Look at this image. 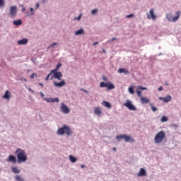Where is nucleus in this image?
Wrapping results in <instances>:
<instances>
[{"mask_svg": "<svg viewBox=\"0 0 181 181\" xmlns=\"http://www.w3.org/2000/svg\"><path fill=\"white\" fill-rule=\"evenodd\" d=\"M39 3H37V4H36V8L37 9V8H39Z\"/></svg>", "mask_w": 181, "mask_h": 181, "instance_id": "49530a36", "label": "nucleus"}, {"mask_svg": "<svg viewBox=\"0 0 181 181\" xmlns=\"http://www.w3.org/2000/svg\"><path fill=\"white\" fill-rule=\"evenodd\" d=\"M118 73H125V74H128L129 72L128 71V70H125V69L124 68H120L118 69Z\"/></svg>", "mask_w": 181, "mask_h": 181, "instance_id": "393cba45", "label": "nucleus"}, {"mask_svg": "<svg viewBox=\"0 0 181 181\" xmlns=\"http://www.w3.org/2000/svg\"><path fill=\"white\" fill-rule=\"evenodd\" d=\"M138 90H148V88L146 87H142V86H138Z\"/></svg>", "mask_w": 181, "mask_h": 181, "instance_id": "72a5a7b5", "label": "nucleus"}, {"mask_svg": "<svg viewBox=\"0 0 181 181\" xmlns=\"http://www.w3.org/2000/svg\"><path fill=\"white\" fill-rule=\"evenodd\" d=\"M147 18L148 19H152L153 21H155V19H156V15H155V11L153 8L150 9L149 13H147Z\"/></svg>", "mask_w": 181, "mask_h": 181, "instance_id": "9d476101", "label": "nucleus"}, {"mask_svg": "<svg viewBox=\"0 0 181 181\" xmlns=\"http://www.w3.org/2000/svg\"><path fill=\"white\" fill-rule=\"evenodd\" d=\"M78 21H80L81 19V16H78V17L76 18Z\"/></svg>", "mask_w": 181, "mask_h": 181, "instance_id": "c03bdc74", "label": "nucleus"}, {"mask_svg": "<svg viewBox=\"0 0 181 181\" xmlns=\"http://www.w3.org/2000/svg\"><path fill=\"white\" fill-rule=\"evenodd\" d=\"M28 42V39L23 38L22 40H18V45H27Z\"/></svg>", "mask_w": 181, "mask_h": 181, "instance_id": "aec40b11", "label": "nucleus"}, {"mask_svg": "<svg viewBox=\"0 0 181 181\" xmlns=\"http://www.w3.org/2000/svg\"><path fill=\"white\" fill-rule=\"evenodd\" d=\"M124 107H127L130 111H136V107L135 105H132V103H131V100H127L125 103L123 104Z\"/></svg>", "mask_w": 181, "mask_h": 181, "instance_id": "0eeeda50", "label": "nucleus"}, {"mask_svg": "<svg viewBox=\"0 0 181 181\" xmlns=\"http://www.w3.org/2000/svg\"><path fill=\"white\" fill-rule=\"evenodd\" d=\"M3 98L5 100H11V92L6 90L4 95H3Z\"/></svg>", "mask_w": 181, "mask_h": 181, "instance_id": "a211bd4d", "label": "nucleus"}, {"mask_svg": "<svg viewBox=\"0 0 181 181\" xmlns=\"http://www.w3.org/2000/svg\"><path fill=\"white\" fill-rule=\"evenodd\" d=\"M52 76L50 78V80H53L54 78H57V80H62V77H63V74L62 72L57 71H51Z\"/></svg>", "mask_w": 181, "mask_h": 181, "instance_id": "423d86ee", "label": "nucleus"}, {"mask_svg": "<svg viewBox=\"0 0 181 181\" xmlns=\"http://www.w3.org/2000/svg\"><path fill=\"white\" fill-rule=\"evenodd\" d=\"M128 91L130 94H134V86H130L128 89Z\"/></svg>", "mask_w": 181, "mask_h": 181, "instance_id": "c756f323", "label": "nucleus"}, {"mask_svg": "<svg viewBox=\"0 0 181 181\" xmlns=\"http://www.w3.org/2000/svg\"><path fill=\"white\" fill-rule=\"evenodd\" d=\"M126 18H134V14L127 15V16H126Z\"/></svg>", "mask_w": 181, "mask_h": 181, "instance_id": "58836bf2", "label": "nucleus"}, {"mask_svg": "<svg viewBox=\"0 0 181 181\" xmlns=\"http://www.w3.org/2000/svg\"><path fill=\"white\" fill-rule=\"evenodd\" d=\"M45 100L47 101V103H59V98H45Z\"/></svg>", "mask_w": 181, "mask_h": 181, "instance_id": "4468645a", "label": "nucleus"}, {"mask_svg": "<svg viewBox=\"0 0 181 181\" xmlns=\"http://www.w3.org/2000/svg\"><path fill=\"white\" fill-rule=\"evenodd\" d=\"M103 105L104 106V107H106V108H111V103H108V102H107V101H103Z\"/></svg>", "mask_w": 181, "mask_h": 181, "instance_id": "412c9836", "label": "nucleus"}, {"mask_svg": "<svg viewBox=\"0 0 181 181\" xmlns=\"http://www.w3.org/2000/svg\"><path fill=\"white\" fill-rule=\"evenodd\" d=\"M83 33H84V30H83V29H80V30L75 32L76 35H83Z\"/></svg>", "mask_w": 181, "mask_h": 181, "instance_id": "a878e982", "label": "nucleus"}, {"mask_svg": "<svg viewBox=\"0 0 181 181\" xmlns=\"http://www.w3.org/2000/svg\"><path fill=\"white\" fill-rule=\"evenodd\" d=\"M18 13V7L16 6H12L10 8V16L11 18H15Z\"/></svg>", "mask_w": 181, "mask_h": 181, "instance_id": "1a4fd4ad", "label": "nucleus"}, {"mask_svg": "<svg viewBox=\"0 0 181 181\" xmlns=\"http://www.w3.org/2000/svg\"><path fill=\"white\" fill-rule=\"evenodd\" d=\"M53 46H57V42L52 43L50 46L48 47V49H50V47H53Z\"/></svg>", "mask_w": 181, "mask_h": 181, "instance_id": "e433bc0d", "label": "nucleus"}, {"mask_svg": "<svg viewBox=\"0 0 181 181\" xmlns=\"http://www.w3.org/2000/svg\"><path fill=\"white\" fill-rule=\"evenodd\" d=\"M161 122H166L168 121V117L166 116H163L160 119Z\"/></svg>", "mask_w": 181, "mask_h": 181, "instance_id": "7c9ffc66", "label": "nucleus"}, {"mask_svg": "<svg viewBox=\"0 0 181 181\" xmlns=\"http://www.w3.org/2000/svg\"><path fill=\"white\" fill-rule=\"evenodd\" d=\"M116 138H117V139H118V141H119L121 139H124V141L126 142H134L135 141L134 140V139H132L131 137V136L126 135V134H121V135L117 136Z\"/></svg>", "mask_w": 181, "mask_h": 181, "instance_id": "39448f33", "label": "nucleus"}, {"mask_svg": "<svg viewBox=\"0 0 181 181\" xmlns=\"http://www.w3.org/2000/svg\"><path fill=\"white\" fill-rule=\"evenodd\" d=\"M113 151H114L115 152H116V151H117V148L114 147V148H113Z\"/></svg>", "mask_w": 181, "mask_h": 181, "instance_id": "de8ad7c7", "label": "nucleus"}, {"mask_svg": "<svg viewBox=\"0 0 181 181\" xmlns=\"http://www.w3.org/2000/svg\"><path fill=\"white\" fill-rule=\"evenodd\" d=\"M103 80H105V78H103Z\"/></svg>", "mask_w": 181, "mask_h": 181, "instance_id": "6e6d98bb", "label": "nucleus"}, {"mask_svg": "<svg viewBox=\"0 0 181 181\" xmlns=\"http://www.w3.org/2000/svg\"><path fill=\"white\" fill-rule=\"evenodd\" d=\"M30 10L31 11L30 15H33L34 14V13H33V8H30Z\"/></svg>", "mask_w": 181, "mask_h": 181, "instance_id": "79ce46f5", "label": "nucleus"}, {"mask_svg": "<svg viewBox=\"0 0 181 181\" xmlns=\"http://www.w3.org/2000/svg\"><path fill=\"white\" fill-rule=\"evenodd\" d=\"M98 12V9H93L91 11L92 15H95V13H97Z\"/></svg>", "mask_w": 181, "mask_h": 181, "instance_id": "f704fd0d", "label": "nucleus"}, {"mask_svg": "<svg viewBox=\"0 0 181 181\" xmlns=\"http://www.w3.org/2000/svg\"><path fill=\"white\" fill-rule=\"evenodd\" d=\"M21 6H23L22 8V12H25V11H26V8L25 7H23V5H21Z\"/></svg>", "mask_w": 181, "mask_h": 181, "instance_id": "a19ab883", "label": "nucleus"}, {"mask_svg": "<svg viewBox=\"0 0 181 181\" xmlns=\"http://www.w3.org/2000/svg\"><path fill=\"white\" fill-rule=\"evenodd\" d=\"M7 162H11V163H16V157H15V156H12L10 155L8 158V159L6 160Z\"/></svg>", "mask_w": 181, "mask_h": 181, "instance_id": "f8f14e48", "label": "nucleus"}, {"mask_svg": "<svg viewBox=\"0 0 181 181\" xmlns=\"http://www.w3.org/2000/svg\"><path fill=\"white\" fill-rule=\"evenodd\" d=\"M100 88L105 87L108 90H114V88H115V86L110 82H107V83L100 82Z\"/></svg>", "mask_w": 181, "mask_h": 181, "instance_id": "6e6552de", "label": "nucleus"}, {"mask_svg": "<svg viewBox=\"0 0 181 181\" xmlns=\"http://www.w3.org/2000/svg\"><path fill=\"white\" fill-rule=\"evenodd\" d=\"M62 66V64H58L55 68V69L52 70V71H59V69H60V66Z\"/></svg>", "mask_w": 181, "mask_h": 181, "instance_id": "c85d7f7f", "label": "nucleus"}, {"mask_svg": "<svg viewBox=\"0 0 181 181\" xmlns=\"http://www.w3.org/2000/svg\"><path fill=\"white\" fill-rule=\"evenodd\" d=\"M52 72H50L48 75H47V78H45V81H47V80H49V77H50V76H52Z\"/></svg>", "mask_w": 181, "mask_h": 181, "instance_id": "4c0bfd02", "label": "nucleus"}, {"mask_svg": "<svg viewBox=\"0 0 181 181\" xmlns=\"http://www.w3.org/2000/svg\"><path fill=\"white\" fill-rule=\"evenodd\" d=\"M54 86L55 87H64V86H66V82L64 81H62L59 83L57 82H54Z\"/></svg>", "mask_w": 181, "mask_h": 181, "instance_id": "2eb2a0df", "label": "nucleus"}, {"mask_svg": "<svg viewBox=\"0 0 181 181\" xmlns=\"http://www.w3.org/2000/svg\"><path fill=\"white\" fill-rule=\"evenodd\" d=\"M58 135H67L69 136V135H71L73 134V131H71V129H70V127L67 125H64L62 127L59 128L57 131Z\"/></svg>", "mask_w": 181, "mask_h": 181, "instance_id": "f03ea898", "label": "nucleus"}, {"mask_svg": "<svg viewBox=\"0 0 181 181\" xmlns=\"http://www.w3.org/2000/svg\"><path fill=\"white\" fill-rule=\"evenodd\" d=\"M81 168H86V165H81Z\"/></svg>", "mask_w": 181, "mask_h": 181, "instance_id": "09e8293b", "label": "nucleus"}, {"mask_svg": "<svg viewBox=\"0 0 181 181\" xmlns=\"http://www.w3.org/2000/svg\"><path fill=\"white\" fill-rule=\"evenodd\" d=\"M159 100H161L163 103H169V101H171L172 100V96L167 95L165 98L160 97Z\"/></svg>", "mask_w": 181, "mask_h": 181, "instance_id": "ddd939ff", "label": "nucleus"}, {"mask_svg": "<svg viewBox=\"0 0 181 181\" xmlns=\"http://www.w3.org/2000/svg\"><path fill=\"white\" fill-rule=\"evenodd\" d=\"M23 81H27V80L25 78H23Z\"/></svg>", "mask_w": 181, "mask_h": 181, "instance_id": "5fc2aeb1", "label": "nucleus"}, {"mask_svg": "<svg viewBox=\"0 0 181 181\" xmlns=\"http://www.w3.org/2000/svg\"><path fill=\"white\" fill-rule=\"evenodd\" d=\"M150 106L151 107L152 111H153V112H155L156 111H158V107H154L153 104L151 103Z\"/></svg>", "mask_w": 181, "mask_h": 181, "instance_id": "cd10ccee", "label": "nucleus"}, {"mask_svg": "<svg viewBox=\"0 0 181 181\" xmlns=\"http://www.w3.org/2000/svg\"><path fill=\"white\" fill-rule=\"evenodd\" d=\"M69 160L72 163H76V162H77V158L73 156H69Z\"/></svg>", "mask_w": 181, "mask_h": 181, "instance_id": "4be33fe9", "label": "nucleus"}, {"mask_svg": "<svg viewBox=\"0 0 181 181\" xmlns=\"http://www.w3.org/2000/svg\"><path fill=\"white\" fill-rule=\"evenodd\" d=\"M165 86H169V83H168V82H165Z\"/></svg>", "mask_w": 181, "mask_h": 181, "instance_id": "603ef678", "label": "nucleus"}, {"mask_svg": "<svg viewBox=\"0 0 181 181\" xmlns=\"http://www.w3.org/2000/svg\"><path fill=\"white\" fill-rule=\"evenodd\" d=\"M41 97H45V95L43 94V93H41Z\"/></svg>", "mask_w": 181, "mask_h": 181, "instance_id": "3c124183", "label": "nucleus"}, {"mask_svg": "<svg viewBox=\"0 0 181 181\" xmlns=\"http://www.w3.org/2000/svg\"><path fill=\"white\" fill-rule=\"evenodd\" d=\"M141 104H148L149 103V99L145 98V97H141L140 98Z\"/></svg>", "mask_w": 181, "mask_h": 181, "instance_id": "6ab92c4d", "label": "nucleus"}, {"mask_svg": "<svg viewBox=\"0 0 181 181\" xmlns=\"http://www.w3.org/2000/svg\"><path fill=\"white\" fill-rule=\"evenodd\" d=\"M1 6H5V1L4 0H0V8Z\"/></svg>", "mask_w": 181, "mask_h": 181, "instance_id": "473e14b6", "label": "nucleus"}, {"mask_svg": "<svg viewBox=\"0 0 181 181\" xmlns=\"http://www.w3.org/2000/svg\"><path fill=\"white\" fill-rule=\"evenodd\" d=\"M114 40H117V37H113L112 39L110 40L108 42H114Z\"/></svg>", "mask_w": 181, "mask_h": 181, "instance_id": "ea45409f", "label": "nucleus"}, {"mask_svg": "<svg viewBox=\"0 0 181 181\" xmlns=\"http://www.w3.org/2000/svg\"><path fill=\"white\" fill-rule=\"evenodd\" d=\"M35 77H37V74L36 73H33L30 76V78L33 79Z\"/></svg>", "mask_w": 181, "mask_h": 181, "instance_id": "2f4dec72", "label": "nucleus"}, {"mask_svg": "<svg viewBox=\"0 0 181 181\" xmlns=\"http://www.w3.org/2000/svg\"><path fill=\"white\" fill-rule=\"evenodd\" d=\"M15 153L17 156L18 163H22V162L23 163L28 160V156H26L25 151L21 148H17Z\"/></svg>", "mask_w": 181, "mask_h": 181, "instance_id": "f257e3e1", "label": "nucleus"}, {"mask_svg": "<svg viewBox=\"0 0 181 181\" xmlns=\"http://www.w3.org/2000/svg\"><path fill=\"white\" fill-rule=\"evenodd\" d=\"M162 90H163V88L162 86H160L158 88V91H162Z\"/></svg>", "mask_w": 181, "mask_h": 181, "instance_id": "37998d69", "label": "nucleus"}, {"mask_svg": "<svg viewBox=\"0 0 181 181\" xmlns=\"http://www.w3.org/2000/svg\"><path fill=\"white\" fill-rule=\"evenodd\" d=\"M102 113L103 112L101 111V108L95 107L94 114H95V115H98V117H100V115H101Z\"/></svg>", "mask_w": 181, "mask_h": 181, "instance_id": "f3484780", "label": "nucleus"}, {"mask_svg": "<svg viewBox=\"0 0 181 181\" xmlns=\"http://www.w3.org/2000/svg\"><path fill=\"white\" fill-rule=\"evenodd\" d=\"M15 179L16 181H24L25 180L23 179V177H22V176L21 175H16L15 177Z\"/></svg>", "mask_w": 181, "mask_h": 181, "instance_id": "bb28decb", "label": "nucleus"}, {"mask_svg": "<svg viewBox=\"0 0 181 181\" xmlns=\"http://www.w3.org/2000/svg\"><path fill=\"white\" fill-rule=\"evenodd\" d=\"M175 15L176 16L173 17L171 14H167L166 18L170 22H176L179 20V18H180V11H177Z\"/></svg>", "mask_w": 181, "mask_h": 181, "instance_id": "20e7f679", "label": "nucleus"}, {"mask_svg": "<svg viewBox=\"0 0 181 181\" xmlns=\"http://www.w3.org/2000/svg\"><path fill=\"white\" fill-rule=\"evenodd\" d=\"M136 93H137L138 97H141V95H142V91L137 90H136Z\"/></svg>", "mask_w": 181, "mask_h": 181, "instance_id": "c9c22d12", "label": "nucleus"}, {"mask_svg": "<svg viewBox=\"0 0 181 181\" xmlns=\"http://www.w3.org/2000/svg\"><path fill=\"white\" fill-rule=\"evenodd\" d=\"M95 45H98V42H95L93 43V46H95Z\"/></svg>", "mask_w": 181, "mask_h": 181, "instance_id": "a18cd8bd", "label": "nucleus"}, {"mask_svg": "<svg viewBox=\"0 0 181 181\" xmlns=\"http://www.w3.org/2000/svg\"><path fill=\"white\" fill-rule=\"evenodd\" d=\"M61 111L63 114H70V108H69L64 103L61 104Z\"/></svg>", "mask_w": 181, "mask_h": 181, "instance_id": "9b49d317", "label": "nucleus"}, {"mask_svg": "<svg viewBox=\"0 0 181 181\" xmlns=\"http://www.w3.org/2000/svg\"><path fill=\"white\" fill-rule=\"evenodd\" d=\"M39 86H40L41 87H43V83H39Z\"/></svg>", "mask_w": 181, "mask_h": 181, "instance_id": "8fccbe9b", "label": "nucleus"}, {"mask_svg": "<svg viewBox=\"0 0 181 181\" xmlns=\"http://www.w3.org/2000/svg\"><path fill=\"white\" fill-rule=\"evenodd\" d=\"M166 136V134H165V132L161 131L157 133L154 138V141L156 144H160L163 142V139H165V137Z\"/></svg>", "mask_w": 181, "mask_h": 181, "instance_id": "7ed1b4c3", "label": "nucleus"}, {"mask_svg": "<svg viewBox=\"0 0 181 181\" xmlns=\"http://www.w3.org/2000/svg\"><path fill=\"white\" fill-rule=\"evenodd\" d=\"M13 25H15L16 26H19L22 24V20H17V21H14L13 22Z\"/></svg>", "mask_w": 181, "mask_h": 181, "instance_id": "b1692460", "label": "nucleus"}, {"mask_svg": "<svg viewBox=\"0 0 181 181\" xmlns=\"http://www.w3.org/2000/svg\"><path fill=\"white\" fill-rule=\"evenodd\" d=\"M83 90L84 91V93H88V90H84V89H83Z\"/></svg>", "mask_w": 181, "mask_h": 181, "instance_id": "864d4df0", "label": "nucleus"}, {"mask_svg": "<svg viewBox=\"0 0 181 181\" xmlns=\"http://www.w3.org/2000/svg\"><path fill=\"white\" fill-rule=\"evenodd\" d=\"M137 176L141 177V176H146V170L144 168H141L140 171L138 173Z\"/></svg>", "mask_w": 181, "mask_h": 181, "instance_id": "dca6fc26", "label": "nucleus"}, {"mask_svg": "<svg viewBox=\"0 0 181 181\" xmlns=\"http://www.w3.org/2000/svg\"><path fill=\"white\" fill-rule=\"evenodd\" d=\"M11 170L13 173H21V170H18V167H12Z\"/></svg>", "mask_w": 181, "mask_h": 181, "instance_id": "5701e85b", "label": "nucleus"}]
</instances>
